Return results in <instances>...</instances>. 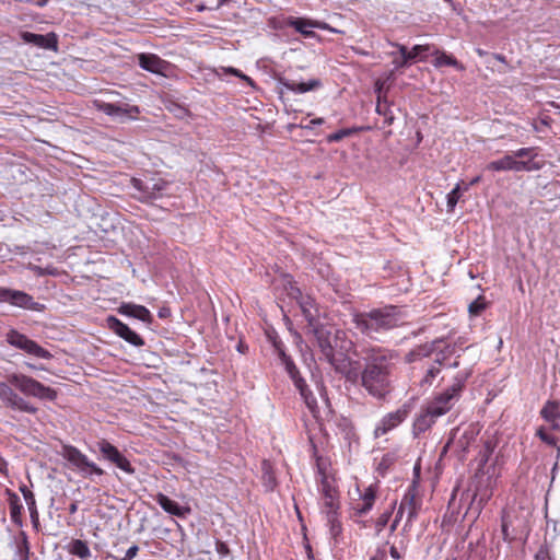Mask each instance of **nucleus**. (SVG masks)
Returning <instances> with one entry per match:
<instances>
[{
    "label": "nucleus",
    "mask_w": 560,
    "mask_h": 560,
    "mask_svg": "<svg viewBox=\"0 0 560 560\" xmlns=\"http://www.w3.org/2000/svg\"><path fill=\"white\" fill-rule=\"evenodd\" d=\"M312 329L327 361L349 381L355 382L360 374V366L358 362L352 361L349 357L353 349L352 341L348 340L346 334L340 330L332 334L324 327H318V325Z\"/></svg>",
    "instance_id": "nucleus-1"
},
{
    "label": "nucleus",
    "mask_w": 560,
    "mask_h": 560,
    "mask_svg": "<svg viewBox=\"0 0 560 560\" xmlns=\"http://www.w3.org/2000/svg\"><path fill=\"white\" fill-rule=\"evenodd\" d=\"M493 446L490 442L485 443L482 450L476 458L477 489L471 499L468 511L479 515L483 504L491 498V488L499 477L497 460L492 458Z\"/></svg>",
    "instance_id": "nucleus-2"
},
{
    "label": "nucleus",
    "mask_w": 560,
    "mask_h": 560,
    "mask_svg": "<svg viewBox=\"0 0 560 560\" xmlns=\"http://www.w3.org/2000/svg\"><path fill=\"white\" fill-rule=\"evenodd\" d=\"M389 358L384 351H376L369 357L361 375L363 387L375 397H383L389 390Z\"/></svg>",
    "instance_id": "nucleus-3"
},
{
    "label": "nucleus",
    "mask_w": 560,
    "mask_h": 560,
    "mask_svg": "<svg viewBox=\"0 0 560 560\" xmlns=\"http://www.w3.org/2000/svg\"><path fill=\"white\" fill-rule=\"evenodd\" d=\"M534 148H522L512 153L503 155L501 159L490 162L486 168L492 172L513 171V172H533L539 171L545 162L537 159Z\"/></svg>",
    "instance_id": "nucleus-4"
},
{
    "label": "nucleus",
    "mask_w": 560,
    "mask_h": 560,
    "mask_svg": "<svg viewBox=\"0 0 560 560\" xmlns=\"http://www.w3.org/2000/svg\"><path fill=\"white\" fill-rule=\"evenodd\" d=\"M319 491L322 494L323 506L326 509V513L329 522L331 523V532L337 535L341 527L336 522V514L339 509V492L337 490L336 481L328 475H323L319 483Z\"/></svg>",
    "instance_id": "nucleus-5"
},
{
    "label": "nucleus",
    "mask_w": 560,
    "mask_h": 560,
    "mask_svg": "<svg viewBox=\"0 0 560 560\" xmlns=\"http://www.w3.org/2000/svg\"><path fill=\"white\" fill-rule=\"evenodd\" d=\"M463 388V381L456 380L453 385L447 387L442 393L436 394L425 405V407L436 418L447 413L454 405L458 401Z\"/></svg>",
    "instance_id": "nucleus-6"
},
{
    "label": "nucleus",
    "mask_w": 560,
    "mask_h": 560,
    "mask_svg": "<svg viewBox=\"0 0 560 560\" xmlns=\"http://www.w3.org/2000/svg\"><path fill=\"white\" fill-rule=\"evenodd\" d=\"M9 382L25 395L47 400H54L56 398V392L52 388L26 375L13 374L9 377Z\"/></svg>",
    "instance_id": "nucleus-7"
},
{
    "label": "nucleus",
    "mask_w": 560,
    "mask_h": 560,
    "mask_svg": "<svg viewBox=\"0 0 560 560\" xmlns=\"http://www.w3.org/2000/svg\"><path fill=\"white\" fill-rule=\"evenodd\" d=\"M478 433L479 430L474 424L457 428L452 432L443 452L446 453L447 451H451L457 455H464L469 446L475 443Z\"/></svg>",
    "instance_id": "nucleus-8"
},
{
    "label": "nucleus",
    "mask_w": 560,
    "mask_h": 560,
    "mask_svg": "<svg viewBox=\"0 0 560 560\" xmlns=\"http://www.w3.org/2000/svg\"><path fill=\"white\" fill-rule=\"evenodd\" d=\"M62 457L77 469L83 477L92 475L102 476L104 470L95 463L91 462L86 455L73 446H65L61 452Z\"/></svg>",
    "instance_id": "nucleus-9"
},
{
    "label": "nucleus",
    "mask_w": 560,
    "mask_h": 560,
    "mask_svg": "<svg viewBox=\"0 0 560 560\" xmlns=\"http://www.w3.org/2000/svg\"><path fill=\"white\" fill-rule=\"evenodd\" d=\"M376 485H370L363 491L360 489L359 485H355L354 491L350 492L351 495V508L357 515H364L369 513L376 499Z\"/></svg>",
    "instance_id": "nucleus-10"
},
{
    "label": "nucleus",
    "mask_w": 560,
    "mask_h": 560,
    "mask_svg": "<svg viewBox=\"0 0 560 560\" xmlns=\"http://www.w3.org/2000/svg\"><path fill=\"white\" fill-rule=\"evenodd\" d=\"M280 358L282 360V363L285 366V370L290 377L292 378L295 387L299 389L302 398L304 399L306 406L313 410L316 407V399L313 396V394L307 389V386L305 384V381L300 376V373L293 363V361L285 355L284 352H280Z\"/></svg>",
    "instance_id": "nucleus-11"
},
{
    "label": "nucleus",
    "mask_w": 560,
    "mask_h": 560,
    "mask_svg": "<svg viewBox=\"0 0 560 560\" xmlns=\"http://www.w3.org/2000/svg\"><path fill=\"white\" fill-rule=\"evenodd\" d=\"M7 341L15 347L19 348L26 353L34 355L36 358L40 359H50L51 354L46 349L42 348L38 343L35 341L28 339L25 335H22L15 330H11L7 335Z\"/></svg>",
    "instance_id": "nucleus-12"
},
{
    "label": "nucleus",
    "mask_w": 560,
    "mask_h": 560,
    "mask_svg": "<svg viewBox=\"0 0 560 560\" xmlns=\"http://www.w3.org/2000/svg\"><path fill=\"white\" fill-rule=\"evenodd\" d=\"M411 406L409 404H405L397 410L385 415L375 427V436H382L398 427L409 416Z\"/></svg>",
    "instance_id": "nucleus-13"
},
{
    "label": "nucleus",
    "mask_w": 560,
    "mask_h": 560,
    "mask_svg": "<svg viewBox=\"0 0 560 560\" xmlns=\"http://www.w3.org/2000/svg\"><path fill=\"white\" fill-rule=\"evenodd\" d=\"M96 106L98 110L115 119H118L119 121H125L126 119H136L137 115L140 113L138 106L125 103L114 104L106 102H96Z\"/></svg>",
    "instance_id": "nucleus-14"
},
{
    "label": "nucleus",
    "mask_w": 560,
    "mask_h": 560,
    "mask_svg": "<svg viewBox=\"0 0 560 560\" xmlns=\"http://www.w3.org/2000/svg\"><path fill=\"white\" fill-rule=\"evenodd\" d=\"M97 446L104 459L115 464L119 469L129 475L135 472L130 462L112 443L102 440L97 443Z\"/></svg>",
    "instance_id": "nucleus-15"
},
{
    "label": "nucleus",
    "mask_w": 560,
    "mask_h": 560,
    "mask_svg": "<svg viewBox=\"0 0 560 560\" xmlns=\"http://www.w3.org/2000/svg\"><path fill=\"white\" fill-rule=\"evenodd\" d=\"M0 302L10 303L13 306L25 310H39V304L31 295L23 291L0 288Z\"/></svg>",
    "instance_id": "nucleus-16"
},
{
    "label": "nucleus",
    "mask_w": 560,
    "mask_h": 560,
    "mask_svg": "<svg viewBox=\"0 0 560 560\" xmlns=\"http://www.w3.org/2000/svg\"><path fill=\"white\" fill-rule=\"evenodd\" d=\"M289 294L298 301L302 314L308 323V326L311 328L317 326V308L314 304V300L308 295H303L301 290L294 285H291Z\"/></svg>",
    "instance_id": "nucleus-17"
},
{
    "label": "nucleus",
    "mask_w": 560,
    "mask_h": 560,
    "mask_svg": "<svg viewBox=\"0 0 560 560\" xmlns=\"http://www.w3.org/2000/svg\"><path fill=\"white\" fill-rule=\"evenodd\" d=\"M287 25L293 27L296 32L302 34L305 37H314V28L328 30L330 32H337L335 28H331L325 22L313 21L304 18H289L287 20Z\"/></svg>",
    "instance_id": "nucleus-18"
},
{
    "label": "nucleus",
    "mask_w": 560,
    "mask_h": 560,
    "mask_svg": "<svg viewBox=\"0 0 560 560\" xmlns=\"http://www.w3.org/2000/svg\"><path fill=\"white\" fill-rule=\"evenodd\" d=\"M107 326L112 331H114L117 336L122 338L128 343L136 347H140L143 345L142 338L137 332L131 330L126 324L120 322L118 318L109 316L107 318Z\"/></svg>",
    "instance_id": "nucleus-19"
},
{
    "label": "nucleus",
    "mask_w": 560,
    "mask_h": 560,
    "mask_svg": "<svg viewBox=\"0 0 560 560\" xmlns=\"http://www.w3.org/2000/svg\"><path fill=\"white\" fill-rule=\"evenodd\" d=\"M420 509V503L416 499V494L413 491L408 490L404 498L401 499V502L398 508V516H402L405 513H407V521L404 526V529H407V527H410L413 520L418 515V511Z\"/></svg>",
    "instance_id": "nucleus-20"
},
{
    "label": "nucleus",
    "mask_w": 560,
    "mask_h": 560,
    "mask_svg": "<svg viewBox=\"0 0 560 560\" xmlns=\"http://www.w3.org/2000/svg\"><path fill=\"white\" fill-rule=\"evenodd\" d=\"M139 66L152 73L166 75L170 69V63L159 56L153 54H140L138 56Z\"/></svg>",
    "instance_id": "nucleus-21"
},
{
    "label": "nucleus",
    "mask_w": 560,
    "mask_h": 560,
    "mask_svg": "<svg viewBox=\"0 0 560 560\" xmlns=\"http://www.w3.org/2000/svg\"><path fill=\"white\" fill-rule=\"evenodd\" d=\"M376 316L377 311H373L369 314L354 315L353 322L355 324V328L359 329L362 334L372 337L373 334L382 330Z\"/></svg>",
    "instance_id": "nucleus-22"
},
{
    "label": "nucleus",
    "mask_w": 560,
    "mask_h": 560,
    "mask_svg": "<svg viewBox=\"0 0 560 560\" xmlns=\"http://www.w3.org/2000/svg\"><path fill=\"white\" fill-rule=\"evenodd\" d=\"M21 38L25 43L32 44L39 48L49 49V50H54V51L57 50V36L55 33H48V34L42 35V34H34L31 32H23L21 34Z\"/></svg>",
    "instance_id": "nucleus-23"
},
{
    "label": "nucleus",
    "mask_w": 560,
    "mask_h": 560,
    "mask_svg": "<svg viewBox=\"0 0 560 560\" xmlns=\"http://www.w3.org/2000/svg\"><path fill=\"white\" fill-rule=\"evenodd\" d=\"M118 313L147 324L152 323L153 319L151 312L147 307L135 303H121L118 307Z\"/></svg>",
    "instance_id": "nucleus-24"
},
{
    "label": "nucleus",
    "mask_w": 560,
    "mask_h": 560,
    "mask_svg": "<svg viewBox=\"0 0 560 560\" xmlns=\"http://www.w3.org/2000/svg\"><path fill=\"white\" fill-rule=\"evenodd\" d=\"M376 318L378 319V325L382 330L390 329L404 323L399 316L398 310L395 306H389L377 311Z\"/></svg>",
    "instance_id": "nucleus-25"
},
{
    "label": "nucleus",
    "mask_w": 560,
    "mask_h": 560,
    "mask_svg": "<svg viewBox=\"0 0 560 560\" xmlns=\"http://www.w3.org/2000/svg\"><path fill=\"white\" fill-rule=\"evenodd\" d=\"M135 187L139 190L143 191V197L145 199H154L156 198L162 190L165 189L166 183L162 179H150L147 182H141L138 179H135Z\"/></svg>",
    "instance_id": "nucleus-26"
},
{
    "label": "nucleus",
    "mask_w": 560,
    "mask_h": 560,
    "mask_svg": "<svg viewBox=\"0 0 560 560\" xmlns=\"http://www.w3.org/2000/svg\"><path fill=\"white\" fill-rule=\"evenodd\" d=\"M280 84L287 89L288 91L303 94L313 90H316L322 85L318 79H311L306 82H296L294 80L289 79H280Z\"/></svg>",
    "instance_id": "nucleus-27"
},
{
    "label": "nucleus",
    "mask_w": 560,
    "mask_h": 560,
    "mask_svg": "<svg viewBox=\"0 0 560 560\" xmlns=\"http://www.w3.org/2000/svg\"><path fill=\"white\" fill-rule=\"evenodd\" d=\"M156 502L166 513L178 517H185L190 513V508L179 505L163 493L156 495Z\"/></svg>",
    "instance_id": "nucleus-28"
},
{
    "label": "nucleus",
    "mask_w": 560,
    "mask_h": 560,
    "mask_svg": "<svg viewBox=\"0 0 560 560\" xmlns=\"http://www.w3.org/2000/svg\"><path fill=\"white\" fill-rule=\"evenodd\" d=\"M436 417L424 407L413 421V434L419 435L429 430L436 421Z\"/></svg>",
    "instance_id": "nucleus-29"
},
{
    "label": "nucleus",
    "mask_w": 560,
    "mask_h": 560,
    "mask_svg": "<svg viewBox=\"0 0 560 560\" xmlns=\"http://www.w3.org/2000/svg\"><path fill=\"white\" fill-rule=\"evenodd\" d=\"M540 413L553 430L560 431V401H548Z\"/></svg>",
    "instance_id": "nucleus-30"
},
{
    "label": "nucleus",
    "mask_w": 560,
    "mask_h": 560,
    "mask_svg": "<svg viewBox=\"0 0 560 560\" xmlns=\"http://www.w3.org/2000/svg\"><path fill=\"white\" fill-rule=\"evenodd\" d=\"M9 509L11 521L16 525H22L23 505L18 494L9 492Z\"/></svg>",
    "instance_id": "nucleus-31"
},
{
    "label": "nucleus",
    "mask_w": 560,
    "mask_h": 560,
    "mask_svg": "<svg viewBox=\"0 0 560 560\" xmlns=\"http://www.w3.org/2000/svg\"><path fill=\"white\" fill-rule=\"evenodd\" d=\"M393 46L398 48V54L406 58L408 63L413 62L422 52L429 50L428 45H416L411 50H408L406 46L399 44H393Z\"/></svg>",
    "instance_id": "nucleus-32"
},
{
    "label": "nucleus",
    "mask_w": 560,
    "mask_h": 560,
    "mask_svg": "<svg viewBox=\"0 0 560 560\" xmlns=\"http://www.w3.org/2000/svg\"><path fill=\"white\" fill-rule=\"evenodd\" d=\"M444 346V342L442 340H436L430 346H423L417 349L415 352H412L416 357H427L430 354L431 351H439L436 353L434 361L439 364H441V360L445 359V357L442 354V347Z\"/></svg>",
    "instance_id": "nucleus-33"
},
{
    "label": "nucleus",
    "mask_w": 560,
    "mask_h": 560,
    "mask_svg": "<svg viewBox=\"0 0 560 560\" xmlns=\"http://www.w3.org/2000/svg\"><path fill=\"white\" fill-rule=\"evenodd\" d=\"M69 552L82 560L91 558L92 553L88 544L81 539H74L69 544Z\"/></svg>",
    "instance_id": "nucleus-34"
},
{
    "label": "nucleus",
    "mask_w": 560,
    "mask_h": 560,
    "mask_svg": "<svg viewBox=\"0 0 560 560\" xmlns=\"http://www.w3.org/2000/svg\"><path fill=\"white\" fill-rule=\"evenodd\" d=\"M434 65L436 67L452 66L460 71H463L465 69L462 63H459L455 58H453L450 55H446L445 52H436V58H435Z\"/></svg>",
    "instance_id": "nucleus-35"
},
{
    "label": "nucleus",
    "mask_w": 560,
    "mask_h": 560,
    "mask_svg": "<svg viewBox=\"0 0 560 560\" xmlns=\"http://www.w3.org/2000/svg\"><path fill=\"white\" fill-rule=\"evenodd\" d=\"M0 398L2 401L8 404L9 406L13 407L15 401L18 400L19 396L13 392V389L4 384H0Z\"/></svg>",
    "instance_id": "nucleus-36"
},
{
    "label": "nucleus",
    "mask_w": 560,
    "mask_h": 560,
    "mask_svg": "<svg viewBox=\"0 0 560 560\" xmlns=\"http://www.w3.org/2000/svg\"><path fill=\"white\" fill-rule=\"evenodd\" d=\"M464 191L462 184L457 183L455 187L447 194V210L453 211L459 200L460 192Z\"/></svg>",
    "instance_id": "nucleus-37"
},
{
    "label": "nucleus",
    "mask_w": 560,
    "mask_h": 560,
    "mask_svg": "<svg viewBox=\"0 0 560 560\" xmlns=\"http://www.w3.org/2000/svg\"><path fill=\"white\" fill-rule=\"evenodd\" d=\"M20 490L23 493L25 502H26V504L28 506V510L31 512V516L34 517L37 514V511H36V502H35V498H34L33 492L31 490H28L26 488V486H22L20 488Z\"/></svg>",
    "instance_id": "nucleus-38"
},
{
    "label": "nucleus",
    "mask_w": 560,
    "mask_h": 560,
    "mask_svg": "<svg viewBox=\"0 0 560 560\" xmlns=\"http://www.w3.org/2000/svg\"><path fill=\"white\" fill-rule=\"evenodd\" d=\"M487 307V302L483 296H478L468 306V312L471 316L480 315Z\"/></svg>",
    "instance_id": "nucleus-39"
},
{
    "label": "nucleus",
    "mask_w": 560,
    "mask_h": 560,
    "mask_svg": "<svg viewBox=\"0 0 560 560\" xmlns=\"http://www.w3.org/2000/svg\"><path fill=\"white\" fill-rule=\"evenodd\" d=\"M221 71L224 74L230 73V74H233L235 77H238L240 79H242L245 82H247L249 85H253L252 79L249 77H247L246 74L242 73L240 70H237L235 68H232V67L221 68Z\"/></svg>",
    "instance_id": "nucleus-40"
},
{
    "label": "nucleus",
    "mask_w": 560,
    "mask_h": 560,
    "mask_svg": "<svg viewBox=\"0 0 560 560\" xmlns=\"http://www.w3.org/2000/svg\"><path fill=\"white\" fill-rule=\"evenodd\" d=\"M440 373V368L436 365H432L428 369L425 376L422 380V384L431 385L434 377Z\"/></svg>",
    "instance_id": "nucleus-41"
},
{
    "label": "nucleus",
    "mask_w": 560,
    "mask_h": 560,
    "mask_svg": "<svg viewBox=\"0 0 560 560\" xmlns=\"http://www.w3.org/2000/svg\"><path fill=\"white\" fill-rule=\"evenodd\" d=\"M13 408H16L19 410H23L26 412H31V413H34L36 411V409L33 406H31L27 401H25L20 396H19L18 400L15 401Z\"/></svg>",
    "instance_id": "nucleus-42"
},
{
    "label": "nucleus",
    "mask_w": 560,
    "mask_h": 560,
    "mask_svg": "<svg viewBox=\"0 0 560 560\" xmlns=\"http://www.w3.org/2000/svg\"><path fill=\"white\" fill-rule=\"evenodd\" d=\"M350 133H351V131H350V130H348V129H342V130H339V131H337V132H335V133L329 135V136H328V138H327V140H328L329 142H337V141L341 140L342 138H345V137L349 136Z\"/></svg>",
    "instance_id": "nucleus-43"
},
{
    "label": "nucleus",
    "mask_w": 560,
    "mask_h": 560,
    "mask_svg": "<svg viewBox=\"0 0 560 560\" xmlns=\"http://www.w3.org/2000/svg\"><path fill=\"white\" fill-rule=\"evenodd\" d=\"M390 55L394 57L393 65H394L395 69L404 68L409 65L407 59L401 57L400 54H399V57L396 56V52H392Z\"/></svg>",
    "instance_id": "nucleus-44"
},
{
    "label": "nucleus",
    "mask_w": 560,
    "mask_h": 560,
    "mask_svg": "<svg viewBox=\"0 0 560 560\" xmlns=\"http://www.w3.org/2000/svg\"><path fill=\"white\" fill-rule=\"evenodd\" d=\"M537 434L544 442H546L550 445L556 444V439L553 436H551L550 434H548L544 429H539Z\"/></svg>",
    "instance_id": "nucleus-45"
},
{
    "label": "nucleus",
    "mask_w": 560,
    "mask_h": 560,
    "mask_svg": "<svg viewBox=\"0 0 560 560\" xmlns=\"http://www.w3.org/2000/svg\"><path fill=\"white\" fill-rule=\"evenodd\" d=\"M389 518H390V512H385V513H383V514L378 517V520H377V522H376V527H377V529H378V530H382V528H383V527H385V526H386V524L388 523Z\"/></svg>",
    "instance_id": "nucleus-46"
},
{
    "label": "nucleus",
    "mask_w": 560,
    "mask_h": 560,
    "mask_svg": "<svg viewBox=\"0 0 560 560\" xmlns=\"http://www.w3.org/2000/svg\"><path fill=\"white\" fill-rule=\"evenodd\" d=\"M138 551V546L133 545L127 549L125 558H127V560H132L137 556Z\"/></svg>",
    "instance_id": "nucleus-47"
},
{
    "label": "nucleus",
    "mask_w": 560,
    "mask_h": 560,
    "mask_svg": "<svg viewBox=\"0 0 560 560\" xmlns=\"http://www.w3.org/2000/svg\"><path fill=\"white\" fill-rule=\"evenodd\" d=\"M376 85H377V92H378V103H377V106H376V110H377V113L382 114L384 112V105L380 101L382 85H380L378 83Z\"/></svg>",
    "instance_id": "nucleus-48"
},
{
    "label": "nucleus",
    "mask_w": 560,
    "mask_h": 560,
    "mask_svg": "<svg viewBox=\"0 0 560 560\" xmlns=\"http://www.w3.org/2000/svg\"><path fill=\"white\" fill-rule=\"evenodd\" d=\"M324 122V119L323 118H315V119H311L310 122L305 126H303L304 128H312L313 126L315 125H322Z\"/></svg>",
    "instance_id": "nucleus-49"
},
{
    "label": "nucleus",
    "mask_w": 560,
    "mask_h": 560,
    "mask_svg": "<svg viewBox=\"0 0 560 560\" xmlns=\"http://www.w3.org/2000/svg\"><path fill=\"white\" fill-rule=\"evenodd\" d=\"M480 179H481V177H480V176H476V177H474V178L470 180V183H469V184H467V185H465L464 187H462V188H463V190H464V191H467V190L469 189V187H470V186L476 185L477 183H479V182H480Z\"/></svg>",
    "instance_id": "nucleus-50"
},
{
    "label": "nucleus",
    "mask_w": 560,
    "mask_h": 560,
    "mask_svg": "<svg viewBox=\"0 0 560 560\" xmlns=\"http://www.w3.org/2000/svg\"><path fill=\"white\" fill-rule=\"evenodd\" d=\"M264 478L267 481L268 487L272 488L273 487V477L269 472L266 471Z\"/></svg>",
    "instance_id": "nucleus-51"
},
{
    "label": "nucleus",
    "mask_w": 560,
    "mask_h": 560,
    "mask_svg": "<svg viewBox=\"0 0 560 560\" xmlns=\"http://www.w3.org/2000/svg\"><path fill=\"white\" fill-rule=\"evenodd\" d=\"M402 516H398V512L396 513V517L394 520V522L392 523L390 525V532H394L396 530L397 528V525H398V522L401 520Z\"/></svg>",
    "instance_id": "nucleus-52"
},
{
    "label": "nucleus",
    "mask_w": 560,
    "mask_h": 560,
    "mask_svg": "<svg viewBox=\"0 0 560 560\" xmlns=\"http://www.w3.org/2000/svg\"><path fill=\"white\" fill-rule=\"evenodd\" d=\"M389 552H390V556H392L394 559H399V558H400V555H399V552H398V550H397V548H396V547H394V546H393V547H390V551H389Z\"/></svg>",
    "instance_id": "nucleus-53"
},
{
    "label": "nucleus",
    "mask_w": 560,
    "mask_h": 560,
    "mask_svg": "<svg viewBox=\"0 0 560 560\" xmlns=\"http://www.w3.org/2000/svg\"><path fill=\"white\" fill-rule=\"evenodd\" d=\"M168 313H170V312H168V310H167V308H161V310L159 311V316H160V317H162V318H164V317H166V316L168 315Z\"/></svg>",
    "instance_id": "nucleus-54"
},
{
    "label": "nucleus",
    "mask_w": 560,
    "mask_h": 560,
    "mask_svg": "<svg viewBox=\"0 0 560 560\" xmlns=\"http://www.w3.org/2000/svg\"><path fill=\"white\" fill-rule=\"evenodd\" d=\"M7 468V462L0 456V471H4Z\"/></svg>",
    "instance_id": "nucleus-55"
},
{
    "label": "nucleus",
    "mask_w": 560,
    "mask_h": 560,
    "mask_svg": "<svg viewBox=\"0 0 560 560\" xmlns=\"http://www.w3.org/2000/svg\"><path fill=\"white\" fill-rule=\"evenodd\" d=\"M26 365H27V368H30V369H32V370H44V368H43V366L38 368V366H36V365H34V364H31V363H26Z\"/></svg>",
    "instance_id": "nucleus-56"
},
{
    "label": "nucleus",
    "mask_w": 560,
    "mask_h": 560,
    "mask_svg": "<svg viewBox=\"0 0 560 560\" xmlns=\"http://www.w3.org/2000/svg\"><path fill=\"white\" fill-rule=\"evenodd\" d=\"M77 509H78V508H77V504H75V503H72V504L70 505V508H69L70 513H75V512H77Z\"/></svg>",
    "instance_id": "nucleus-57"
},
{
    "label": "nucleus",
    "mask_w": 560,
    "mask_h": 560,
    "mask_svg": "<svg viewBox=\"0 0 560 560\" xmlns=\"http://www.w3.org/2000/svg\"><path fill=\"white\" fill-rule=\"evenodd\" d=\"M47 2H48V0H37V4H38L39 7H44V5H46V4H47Z\"/></svg>",
    "instance_id": "nucleus-58"
},
{
    "label": "nucleus",
    "mask_w": 560,
    "mask_h": 560,
    "mask_svg": "<svg viewBox=\"0 0 560 560\" xmlns=\"http://www.w3.org/2000/svg\"><path fill=\"white\" fill-rule=\"evenodd\" d=\"M495 58H497L499 61H502V62L504 61V57H503V56H501V55H497V56H495Z\"/></svg>",
    "instance_id": "nucleus-59"
},
{
    "label": "nucleus",
    "mask_w": 560,
    "mask_h": 560,
    "mask_svg": "<svg viewBox=\"0 0 560 560\" xmlns=\"http://www.w3.org/2000/svg\"><path fill=\"white\" fill-rule=\"evenodd\" d=\"M479 56H483V51L481 49H477Z\"/></svg>",
    "instance_id": "nucleus-60"
},
{
    "label": "nucleus",
    "mask_w": 560,
    "mask_h": 560,
    "mask_svg": "<svg viewBox=\"0 0 560 560\" xmlns=\"http://www.w3.org/2000/svg\"><path fill=\"white\" fill-rule=\"evenodd\" d=\"M372 560H376L375 558H373Z\"/></svg>",
    "instance_id": "nucleus-61"
}]
</instances>
